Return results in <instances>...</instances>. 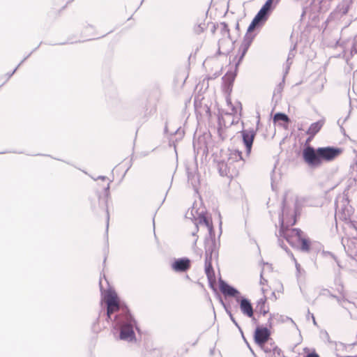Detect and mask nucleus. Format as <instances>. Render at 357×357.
I'll return each instance as SVG.
<instances>
[{"label":"nucleus","mask_w":357,"mask_h":357,"mask_svg":"<svg viewBox=\"0 0 357 357\" xmlns=\"http://www.w3.org/2000/svg\"><path fill=\"white\" fill-rule=\"evenodd\" d=\"M275 121H282L284 122H288L289 121V117L283 113H277L275 114L273 118Z\"/></svg>","instance_id":"nucleus-27"},{"label":"nucleus","mask_w":357,"mask_h":357,"mask_svg":"<svg viewBox=\"0 0 357 357\" xmlns=\"http://www.w3.org/2000/svg\"><path fill=\"white\" fill-rule=\"evenodd\" d=\"M220 289L226 296L237 297L240 294L237 289L222 280L220 282Z\"/></svg>","instance_id":"nucleus-16"},{"label":"nucleus","mask_w":357,"mask_h":357,"mask_svg":"<svg viewBox=\"0 0 357 357\" xmlns=\"http://www.w3.org/2000/svg\"><path fill=\"white\" fill-rule=\"evenodd\" d=\"M268 13L262 10L261 8L259 10L258 13L256 15L255 18L252 20L251 24L249 25L247 33H245L242 45L240 47L241 58L244 57L246 52L248 51L253 38H255V35L252 33V31L258 25L260 22H264L267 20Z\"/></svg>","instance_id":"nucleus-6"},{"label":"nucleus","mask_w":357,"mask_h":357,"mask_svg":"<svg viewBox=\"0 0 357 357\" xmlns=\"http://www.w3.org/2000/svg\"><path fill=\"white\" fill-rule=\"evenodd\" d=\"M243 158L242 156V153L238 150H231L229 153L228 162L229 165H231L233 162H240L241 165L243 164Z\"/></svg>","instance_id":"nucleus-20"},{"label":"nucleus","mask_w":357,"mask_h":357,"mask_svg":"<svg viewBox=\"0 0 357 357\" xmlns=\"http://www.w3.org/2000/svg\"><path fill=\"white\" fill-rule=\"evenodd\" d=\"M350 29L342 30L341 37L337 41L343 50V56L351 69H357V35L353 39L348 37Z\"/></svg>","instance_id":"nucleus-3"},{"label":"nucleus","mask_w":357,"mask_h":357,"mask_svg":"<svg viewBox=\"0 0 357 357\" xmlns=\"http://www.w3.org/2000/svg\"><path fill=\"white\" fill-rule=\"evenodd\" d=\"M304 357H319V356L316 353H311V354H307V356H305Z\"/></svg>","instance_id":"nucleus-38"},{"label":"nucleus","mask_w":357,"mask_h":357,"mask_svg":"<svg viewBox=\"0 0 357 357\" xmlns=\"http://www.w3.org/2000/svg\"><path fill=\"white\" fill-rule=\"evenodd\" d=\"M255 135L256 132L253 129H246L241 131L243 141L245 146L248 155L250 153Z\"/></svg>","instance_id":"nucleus-11"},{"label":"nucleus","mask_w":357,"mask_h":357,"mask_svg":"<svg viewBox=\"0 0 357 357\" xmlns=\"http://www.w3.org/2000/svg\"><path fill=\"white\" fill-rule=\"evenodd\" d=\"M312 317L314 324H316V321H315V319H314V317L313 316V314H312Z\"/></svg>","instance_id":"nucleus-42"},{"label":"nucleus","mask_w":357,"mask_h":357,"mask_svg":"<svg viewBox=\"0 0 357 357\" xmlns=\"http://www.w3.org/2000/svg\"><path fill=\"white\" fill-rule=\"evenodd\" d=\"M341 152L342 150L339 148L326 146L314 149L308 146L303 151V158L308 165L317 167H319L323 162L333 160Z\"/></svg>","instance_id":"nucleus-2"},{"label":"nucleus","mask_w":357,"mask_h":357,"mask_svg":"<svg viewBox=\"0 0 357 357\" xmlns=\"http://www.w3.org/2000/svg\"><path fill=\"white\" fill-rule=\"evenodd\" d=\"M190 267V261L188 258L175 259L171 264V268L176 272H185Z\"/></svg>","instance_id":"nucleus-13"},{"label":"nucleus","mask_w":357,"mask_h":357,"mask_svg":"<svg viewBox=\"0 0 357 357\" xmlns=\"http://www.w3.org/2000/svg\"><path fill=\"white\" fill-rule=\"evenodd\" d=\"M355 0H343L337 7L335 15L342 16L346 15L351 5L354 3Z\"/></svg>","instance_id":"nucleus-17"},{"label":"nucleus","mask_w":357,"mask_h":357,"mask_svg":"<svg viewBox=\"0 0 357 357\" xmlns=\"http://www.w3.org/2000/svg\"><path fill=\"white\" fill-rule=\"evenodd\" d=\"M278 241H279V244H280V247L283 248L282 243L280 242V239L278 240Z\"/></svg>","instance_id":"nucleus-43"},{"label":"nucleus","mask_w":357,"mask_h":357,"mask_svg":"<svg viewBox=\"0 0 357 357\" xmlns=\"http://www.w3.org/2000/svg\"><path fill=\"white\" fill-rule=\"evenodd\" d=\"M344 229L349 236L342 238V243L351 263H357V222H346Z\"/></svg>","instance_id":"nucleus-5"},{"label":"nucleus","mask_w":357,"mask_h":357,"mask_svg":"<svg viewBox=\"0 0 357 357\" xmlns=\"http://www.w3.org/2000/svg\"><path fill=\"white\" fill-rule=\"evenodd\" d=\"M98 179H101L102 181H106V180L107 181L106 185L104 186V190H105L106 195L108 196L111 181H109L106 176H98ZM94 180H97V178H94Z\"/></svg>","instance_id":"nucleus-28"},{"label":"nucleus","mask_w":357,"mask_h":357,"mask_svg":"<svg viewBox=\"0 0 357 357\" xmlns=\"http://www.w3.org/2000/svg\"><path fill=\"white\" fill-rule=\"evenodd\" d=\"M288 193L286 192L282 200V214L280 215V229L279 236L283 237L292 247L298 246L301 240L302 231L299 229H291L290 226L296 223L294 211L290 207L295 202L290 204L287 200Z\"/></svg>","instance_id":"nucleus-1"},{"label":"nucleus","mask_w":357,"mask_h":357,"mask_svg":"<svg viewBox=\"0 0 357 357\" xmlns=\"http://www.w3.org/2000/svg\"><path fill=\"white\" fill-rule=\"evenodd\" d=\"M261 347L263 348L264 351L266 353L271 352V348H268V347H266L265 344H264L263 347ZM272 350H273L274 354H277L278 356H280L281 354V350L279 348H278V347H276V346H273Z\"/></svg>","instance_id":"nucleus-30"},{"label":"nucleus","mask_w":357,"mask_h":357,"mask_svg":"<svg viewBox=\"0 0 357 357\" xmlns=\"http://www.w3.org/2000/svg\"><path fill=\"white\" fill-rule=\"evenodd\" d=\"M240 308L243 314L248 317H252L253 309L250 302L247 298H242L241 300Z\"/></svg>","instance_id":"nucleus-18"},{"label":"nucleus","mask_w":357,"mask_h":357,"mask_svg":"<svg viewBox=\"0 0 357 357\" xmlns=\"http://www.w3.org/2000/svg\"><path fill=\"white\" fill-rule=\"evenodd\" d=\"M26 58H25L14 70L11 73H8V75H9V77H10L17 70V68L21 65V63L26 59Z\"/></svg>","instance_id":"nucleus-37"},{"label":"nucleus","mask_w":357,"mask_h":357,"mask_svg":"<svg viewBox=\"0 0 357 357\" xmlns=\"http://www.w3.org/2000/svg\"><path fill=\"white\" fill-rule=\"evenodd\" d=\"M207 257L212 259L218 257V245L212 238L205 241V257Z\"/></svg>","instance_id":"nucleus-12"},{"label":"nucleus","mask_w":357,"mask_h":357,"mask_svg":"<svg viewBox=\"0 0 357 357\" xmlns=\"http://www.w3.org/2000/svg\"><path fill=\"white\" fill-rule=\"evenodd\" d=\"M331 296L333 297V298H335L340 305H341L342 306L344 305V303L346 301L345 299L337 297V296H333V295H331Z\"/></svg>","instance_id":"nucleus-34"},{"label":"nucleus","mask_w":357,"mask_h":357,"mask_svg":"<svg viewBox=\"0 0 357 357\" xmlns=\"http://www.w3.org/2000/svg\"><path fill=\"white\" fill-rule=\"evenodd\" d=\"M105 299L107 305V319H111L112 314L120 310L117 295L115 292L109 291L105 296Z\"/></svg>","instance_id":"nucleus-9"},{"label":"nucleus","mask_w":357,"mask_h":357,"mask_svg":"<svg viewBox=\"0 0 357 357\" xmlns=\"http://www.w3.org/2000/svg\"><path fill=\"white\" fill-rule=\"evenodd\" d=\"M266 282V280H264L263 278H262V273H261V280H260V283L261 284H264V283Z\"/></svg>","instance_id":"nucleus-41"},{"label":"nucleus","mask_w":357,"mask_h":357,"mask_svg":"<svg viewBox=\"0 0 357 357\" xmlns=\"http://www.w3.org/2000/svg\"><path fill=\"white\" fill-rule=\"evenodd\" d=\"M328 255L336 261L337 266L340 268L342 267L340 264V261L337 259V258L335 257V255L333 254L328 252Z\"/></svg>","instance_id":"nucleus-35"},{"label":"nucleus","mask_w":357,"mask_h":357,"mask_svg":"<svg viewBox=\"0 0 357 357\" xmlns=\"http://www.w3.org/2000/svg\"><path fill=\"white\" fill-rule=\"evenodd\" d=\"M188 182L193 186V188H196L198 183V176L195 174L188 173Z\"/></svg>","instance_id":"nucleus-25"},{"label":"nucleus","mask_w":357,"mask_h":357,"mask_svg":"<svg viewBox=\"0 0 357 357\" xmlns=\"http://www.w3.org/2000/svg\"><path fill=\"white\" fill-rule=\"evenodd\" d=\"M325 335H326L327 337H328V333H327V332H325Z\"/></svg>","instance_id":"nucleus-45"},{"label":"nucleus","mask_w":357,"mask_h":357,"mask_svg":"<svg viewBox=\"0 0 357 357\" xmlns=\"http://www.w3.org/2000/svg\"><path fill=\"white\" fill-rule=\"evenodd\" d=\"M275 0H267L264 5L261 7V9L264 11L268 13V10H270V8L271 6V4Z\"/></svg>","instance_id":"nucleus-31"},{"label":"nucleus","mask_w":357,"mask_h":357,"mask_svg":"<svg viewBox=\"0 0 357 357\" xmlns=\"http://www.w3.org/2000/svg\"><path fill=\"white\" fill-rule=\"evenodd\" d=\"M324 121L320 120L317 122L312 123L306 133L310 135V137L307 139V142L311 140L314 136L321 130L322 126H324Z\"/></svg>","instance_id":"nucleus-19"},{"label":"nucleus","mask_w":357,"mask_h":357,"mask_svg":"<svg viewBox=\"0 0 357 357\" xmlns=\"http://www.w3.org/2000/svg\"><path fill=\"white\" fill-rule=\"evenodd\" d=\"M270 335V331L267 328H257L255 333V341L256 344L260 347H263L268 341Z\"/></svg>","instance_id":"nucleus-10"},{"label":"nucleus","mask_w":357,"mask_h":357,"mask_svg":"<svg viewBox=\"0 0 357 357\" xmlns=\"http://www.w3.org/2000/svg\"><path fill=\"white\" fill-rule=\"evenodd\" d=\"M291 257L293 258V259L295 261L296 269L298 271H299L300 265L296 262V261L295 258L294 257L293 255L291 254Z\"/></svg>","instance_id":"nucleus-40"},{"label":"nucleus","mask_w":357,"mask_h":357,"mask_svg":"<svg viewBox=\"0 0 357 357\" xmlns=\"http://www.w3.org/2000/svg\"><path fill=\"white\" fill-rule=\"evenodd\" d=\"M230 93H225L226 96L225 98H226V102H227V105L231 107V113L234 114L237 113V109L235 107H234L231 104Z\"/></svg>","instance_id":"nucleus-29"},{"label":"nucleus","mask_w":357,"mask_h":357,"mask_svg":"<svg viewBox=\"0 0 357 357\" xmlns=\"http://www.w3.org/2000/svg\"><path fill=\"white\" fill-rule=\"evenodd\" d=\"M135 321L130 314L127 307L122 308L121 312L114 319V327L120 330L119 337L122 340L130 342L135 338L134 326Z\"/></svg>","instance_id":"nucleus-4"},{"label":"nucleus","mask_w":357,"mask_h":357,"mask_svg":"<svg viewBox=\"0 0 357 357\" xmlns=\"http://www.w3.org/2000/svg\"><path fill=\"white\" fill-rule=\"evenodd\" d=\"M212 260V259H209L208 257H205V273L209 279L214 276Z\"/></svg>","instance_id":"nucleus-22"},{"label":"nucleus","mask_w":357,"mask_h":357,"mask_svg":"<svg viewBox=\"0 0 357 357\" xmlns=\"http://www.w3.org/2000/svg\"><path fill=\"white\" fill-rule=\"evenodd\" d=\"M291 54L289 53V56H288V58H287V65H286V68H285V70H284V77H285L286 75L289 73V70L290 66L291 64V61H290V59H291ZM284 78V77H283V79Z\"/></svg>","instance_id":"nucleus-32"},{"label":"nucleus","mask_w":357,"mask_h":357,"mask_svg":"<svg viewBox=\"0 0 357 357\" xmlns=\"http://www.w3.org/2000/svg\"><path fill=\"white\" fill-rule=\"evenodd\" d=\"M220 75V72L218 71V72H216L215 73H214L213 77H209L208 79H214V78L219 77Z\"/></svg>","instance_id":"nucleus-39"},{"label":"nucleus","mask_w":357,"mask_h":357,"mask_svg":"<svg viewBox=\"0 0 357 357\" xmlns=\"http://www.w3.org/2000/svg\"><path fill=\"white\" fill-rule=\"evenodd\" d=\"M280 0H275V2L278 3Z\"/></svg>","instance_id":"nucleus-47"},{"label":"nucleus","mask_w":357,"mask_h":357,"mask_svg":"<svg viewBox=\"0 0 357 357\" xmlns=\"http://www.w3.org/2000/svg\"><path fill=\"white\" fill-rule=\"evenodd\" d=\"M229 317L231 319V320L232 321V322L235 324V326L236 327H238V328H240V326L238 324V323L236 322V321L235 320L234 317H233V315L231 314V313H229Z\"/></svg>","instance_id":"nucleus-36"},{"label":"nucleus","mask_w":357,"mask_h":357,"mask_svg":"<svg viewBox=\"0 0 357 357\" xmlns=\"http://www.w3.org/2000/svg\"><path fill=\"white\" fill-rule=\"evenodd\" d=\"M239 58H241V56H239ZM242 59L243 58L241 59H238V61L235 63L234 70H228L227 73L222 77V90L225 93L231 92L232 84L236 75V71L238 64L240 63Z\"/></svg>","instance_id":"nucleus-8"},{"label":"nucleus","mask_w":357,"mask_h":357,"mask_svg":"<svg viewBox=\"0 0 357 357\" xmlns=\"http://www.w3.org/2000/svg\"><path fill=\"white\" fill-rule=\"evenodd\" d=\"M351 213V206H343L340 204V201L337 199L335 202V214L336 215H341L340 218L344 219L345 220L350 216Z\"/></svg>","instance_id":"nucleus-15"},{"label":"nucleus","mask_w":357,"mask_h":357,"mask_svg":"<svg viewBox=\"0 0 357 357\" xmlns=\"http://www.w3.org/2000/svg\"><path fill=\"white\" fill-rule=\"evenodd\" d=\"M273 319H277L278 321H284L285 320H291V318L289 317H284L282 315H279V314H271L270 315V317L268 319V323H269V325L271 326V321H273Z\"/></svg>","instance_id":"nucleus-23"},{"label":"nucleus","mask_w":357,"mask_h":357,"mask_svg":"<svg viewBox=\"0 0 357 357\" xmlns=\"http://www.w3.org/2000/svg\"><path fill=\"white\" fill-rule=\"evenodd\" d=\"M106 213H107V217H106V232L107 233L108 228H109V214L108 208L106 209Z\"/></svg>","instance_id":"nucleus-33"},{"label":"nucleus","mask_w":357,"mask_h":357,"mask_svg":"<svg viewBox=\"0 0 357 357\" xmlns=\"http://www.w3.org/2000/svg\"><path fill=\"white\" fill-rule=\"evenodd\" d=\"M301 250L304 252H308L310 250V242L307 239L302 238L300 242Z\"/></svg>","instance_id":"nucleus-24"},{"label":"nucleus","mask_w":357,"mask_h":357,"mask_svg":"<svg viewBox=\"0 0 357 357\" xmlns=\"http://www.w3.org/2000/svg\"><path fill=\"white\" fill-rule=\"evenodd\" d=\"M100 288H102V282L100 281Z\"/></svg>","instance_id":"nucleus-46"},{"label":"nucleus","mask_w":357,"mask_h":357,"mask_svg":"<svg viewBox=\"0 0 357 357\" xmlns=\"http://www.w3.org/2000/svg\"><path fill=\"white\" fill-rule=\"evenodd\" d=\"M186 218L190 219L195 224L196 231L192 232V236H196V232L198 231V225H204L208 230L209 234L211 236L213 232L212 222L204 214V208L196 209L193 206L189 208L185 213Z\"/></svg>","instance_id":"nucleus-7"},{"label":"nucleus","mask_w":357,"mask_h":357,"mask_svg":"<svg viewBox=\"0 0 357 357\" xmlns=\"http://www.w3.org/2000/svg\"><path fill=\"white\" fill-rule=\"evenodd\" d=\"M221 26V33L224 37H227L229 38L230 34H229V29L228 27V25L225 22H221L220 23Z\"/></svg>","instance_id":"nucleus-26"},{"label":"nucleus","mask_w":357,"mask_h":357,"mask_svg":"<svg viewBox=\"0 0 357 357\" xmlns=\"http://www.w3.org/2000/svg\"><path fill=\"white\" fill-rule=\"evenodd\" d=\"M197 238H196L195 239V241H194V245H195V244H196V243H197Z\"/></svg>","instance_id":"nucleus-44"},{"label":"nucleus","mask_w":357,"mask_h":357,"mask_svg":"<svg viewBox=\"0 0 357 357\" xmlns=\"http://www.w3.org/2000/svg\"><path fill=\"white\" fill-rule=\"evenodd\" d=\"M230 165L228 163L222 161L218 162V169L220 174L222 176H228V177H233L238 174V172L234 169H231V167H229Z\"/></svg>","instance_id":"nucleus-14"},{"label":"nucleus","mask_w":357,"mask_h":357,"mask_svg":"<svg viewBox=\"0 0 357 357\" xmlns=\"http://www.w3.org/2000/svg\"><path fill=\"white\" fill-rule=\"evenodd\" d=\"M266 297L264 296L262 298H259L257 301L256 310L263 315H266L268 311L269 308L266 304Z\"/></svg>","instance_id":"nucleus-21"}]
</instances>
